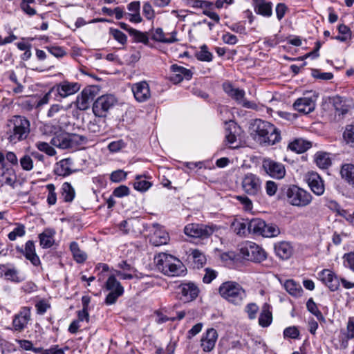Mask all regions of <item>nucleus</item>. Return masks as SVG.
<instances>
[{
    "instance_id": "48",
    "label": "nucleus",
    "mask_w": 354,
    "mask_h": 354,
    "mask_svg": "<svg viewBox=\"0 0 354 354\" xmlns=\"http://www.w3.org/2000/svg\"><path fill=\"white\" fill-rule=\"evenodd\" d=\"M343 136L348 144L354 145V121L346 126Z\"/></svg>"
},
{
    "instance_id": "35",
    "label": "nucleus",
    "mask_w": 354,
    "mask_h": 354,
    "mask_svg": "<svg viewBox=\"0 0 354 354\" xmlns=\"http://www.w3.org/2000/svg\"><path fill=\"white\" fill-rule=\"evenodd\" d=\"M333 105L335 109V113L340 115L346 114L351 109V106L346 103L341 97H336L333 99Z\"/></svg>"
},
{
    "instance_id": "45",
    "label": "nucleus",
    "mask_w": 354,
    "mask_h": 354,
    "mask_svg": "<svg viewBox=\"0 0 354 354\" xmlns=\"http://www.w3.org/2000/svg\"><path fill=\"white\" fill-rule=\"evenodd\" d=\"M151 185L150 182L142 179V176L139 175L136 177V182L133 184L134 188L140 192L147 191Z\"/></svg>"
},
{
    "instance_id": "57",
    "label": "nucleus",
    "mask_w": 354,
    "mask_h": 354,
    "mask_svg": "<svg viewBox=\"0 0 354 354\" xmlns=\"http://www.w3.org/2000/svg\"><path fill=\"white\" fill-rule=\"evenodd\" d=\"M127 173L122 169L113 171L110 176V180L114 183H119L126 179Z\"/></svg>"
},
{
    "instance_id": "28",
    "label": "nucleus",
    "mask_w": 354,
    "mask_h": 354,
    "mask_svg": "<svg viewBox=\"0 0 354 354\" xmlns=\"http://www.w3.org/2000/svg\"><path fill=\"white\" fill-rule=\"evenodd\" d=\"M176 34L177 32L176 31H173L170 34V37H166L162 29L161 28H157L152 34L151 39L158 42L171 44L178 41L176 37Z\"/></svg>"
},
{
    "instance_id": "4",
    "label": "nucleus",
    "mask_w": 354,
    "mask_h": 354,
    "mask_svg": "<svg viewBox=\"0 0 354 354\" xmlns=\"http://www.w3.org/2000/svg\"><path fill=\"white\" fill-rule=\"evenodd\" d=\"M220 295L228 302L234 305H240L246 297L245 290L235 281H225L219 288Z\"/></svg>"
},
{
    "instance_id": "26",
    "label": "nucleus",
    "mask_w": 354,
    "mask_h": 354,
    "mask_svg": "<svg viewBox=\"0 0 354 354\" xmlns=\"http://www.w3.org/2000/svg\"><path fill=\"white\" fill-rule=\"evenodd\" d=\"M256 12L263 17H269L272 14V3L266 0H252Z\"/></svg>"
},
{
    "instance_id": "16",
    "label": "nucleus",
    "mask_w": 354,
    "mask_h": 354,
    "mask_svg": "<svg viewBox=\"0 0 354 354\" xmlns=\"http://www.w3.org/2000/svg\"><path fill=\"white\" fill-rule=\"evenodd\" d=\"M81 86L77 82L63 81L53 86L52 91H55L57 95L60 97L65 98L78 92Z\"/></svg>"
},
{
    "instance_id": "20",
    "label": "nucleus",
    "mask_w": 354,
    "mask_h": 354,
    "mask_svg": "<svg viewBox=\"0 0 354 354\" xmlns=\"http://www.w3.org/2000/svg\"><path fill=\"white\" fill-rule=\"evenodd\" d=\"M321 280L326 284L330 291H337L340 286V277L335 274L333 271L325 269L320 274Z\"/></svg>"
},
{
    "instance_id": "3",
    "label": "nucleus",
    "mask_w": 354,
    "mask_h": 354,
    "mask_svg": "<svg viewBox=\"0 0 354 354\" xmlns=\"http://www.w3.org/2000/svg\"><path fill=\"white\" fill-rule=\"evenodd\" d=\"M154 262L158 270L167 276H180L185 271L184 265L178 259L167 253L155 256Z\"/></svg>"
},
{
    "instance_id": "43",
    "label": "nucleus",
    "mask_w": 354,
    "mask_h": 354,
    "mask_svg": "<svg viewBox=\"0 0 354 354\" xmlns=\"http://www.w3.org/2000/svg\"><path fill=\"white\" fill-rule=\"evenodd\" d=\"M196 57L202 62H211L213 58L212 53L208 50L207 46L204 44L200 47V50L196 52Z\"/></svg>"
},
{
    "instance_id": "19",
    "label": "nucleus",
    "mask_w": 354,
    "mask_h": 354,
    "mask_svg": "<svg viewBox=\"0 0 354 354\" xmlns=\"http://www.w3.org/2000/svg\"><path fill=\"white\" fill-rule=\"evenodd\" d=\"M135 99L139 102H143L151 97L149 86L146 81L135 83L131 87Z\"/></svg>"
},
{
    "instance_id": "63",
    "label": "nucleus",
    "mask_w": 354,
    "mask_h": 354,
    "mask_svg": "<svg viewBox=\"0 0 354 354\" xmlns=\"http://www.w3.org/2000/svg\"><path fill=\"white\" fill-rule=\"evenodd\" d=\"M258 310L259 307L254 303L248 304L245 307V311L250 319H254L256 317Z\"/></svg>"
},
{
    "instance_id": "13",
    "label": "nucleus",
    "mask_w": 354,
    "mask_h": 354,
    "mask_svg": "<svg viewBox=\"0 0 354 354\" xmlns=\"http://www.w3.org/2000/svg\"><path fill=\"white\" fill-rule=\"evenodd\" d=\"M200 292L198 287L194 283H181L178 287V297L183 303L195 300Z\"/></svg>"
},
{
    "instance_id": "29",
    "label": "nucleus",
    "mask_w": 354,
    "mask_h": 354,
    "mask_svg": "<svg viewBox=\"0 0 354 354\" xmlns=\"http://www.w3.org/2000/svg\"><path fill=\"white\" fill-rule=\"evenodd\" d=\"M50 144L56 147L66 149L71 148L69 133H60L56 134L50 140Z\"/></svg>"
},
{
    "instance_id": "10",
    "label": "nucleus",
    "mask_w": 354,
    "mask_h": 354,
    "mask_svg": "<svg viewBox=\"0 0 354 354\" xmlns=\"http://www.w3.org/2000/svg\"><path fill=\"white\" fill-rule=\"evenodd\" d=\"M113 95H104L97 98L93 104V112L97 118L106 117L107 112L116 103Z\"/></svg>"
},
{
    "instance_id": "50",
    "label": "nucleus",
    "mask_w": 354,
    "mask_h": 354,
    "mask_svg": "<svg viewBox=\"0 0 354 354\" xmlns=\"http://www.w3.org/2000/svg\"><path fill=\"white\" fill-rule=\"evenodd\" d=\"M45 48L57 58H62L66 55L65 50L58 46H46Z\"/></svg>"
},
{
    "instance_id": "7",
    "label": "nucleus",
    "mask_w": 354,
    "mask_h": 354,
    "mask_svg": "<svg viewBox=\"0 0 354 354\" xmlns=\"http://www.w3.org/2000/svg\"><path fill=\"white\" fill-rule=\"evenodd\" d=\"M240 254L244 259L257 263L264 261L267 257L265 250L252 242H247L242 245Z\"/></svg>"
},
{
    "instance_id": "53",
    "label": "nucleus",
    "mask_w": 354,
    "mask_h": 354,
    "mask_svg": "<svg viewBox=\"0 0 354 354\" xmlns=\"http://www.w3.org/2000/svg\"><path fill=\"white\" fill-rule=\"evenodd\" d=\"M25 226L22 224H17V227L10 232L8 236L10 241H15L17 236H23L25 234Z\"/></svg>"
},
{
    "instance_id": "61",
    "label": "nucleus",
    "mask_w": 354,
    "mask_h": 354,
    "mask_svg": "<svg viewBox=\"0 0 354 354\" xmlns=\"http://www.w3.org/2000/svg\"><path fill=\"white\" fill-rule=\"evenodd\" d=\"M142 12L145 17L149 20H151L155 17L154 10L149 2H145L144 3Z\"/></svg>"
},
{
    "instance_id": "52",
    "label": "nucleus",
    "mask_w": 354,
    "mask_h": 354,
    "mask_svg": "<svg viewBox=\"0 0 354 354\" xmlns=\"http://www.w3.org/2000/svg\"><path fill=\"white\" fill-rule=\"evenodd\" d=\"M87 140L86 138L84 136L77 135L75 133H69V141L71 148L75 147Z\"/></svg>"
},
{
    "instance_id": "22",
    "label": "nucleus",
    "mask_w": 354,
    "mask_h": 354,
    "mask_svg": "<svg viewBox=\"0 0 354 354\" xmlns=\"http://www.w3.org/2000/svg\"><path fill=\"white\" fill-rule=\"evenodd\" d=\"M218 339L216 330L213 328H209L201 337V346L204 352H210L215 347Z\"/></svg>"
},
{
    "instance_id": "8",
    "label": "nucleus",
    "mask_w": 354,
    "mask_h": 354,
    "mask_svg": "<svg viewBox=\"0 0 354 354\" xmlns=\"http://www.w3.org/2000/svg\"><path fill=\"white\" fill-rule=\"evenodd\" d=\"M317 94L313 91H306L301 97L298 98L293 104V107L299 113L308 114L315 109Z\"/></svg>"
},
{
    "instance_id": "6",
    "label": "nucleus",
    "mask_w": 354,
    "mask_h": 354,
    "mask_svg": "<svg viewBox=\"0 0 354 354\" xmlns=\"http://www.w3.org/2000/svg\"><path fill=\"white\" fill-rule=\"evenodd\" d=\"M218 229L219 227L214 224L190 223L185 227L184 232L189 236L204 239L209 238L215 232L218 231Z\"/></svg>"
},
{
    "instance_id": "58",
    "label": "nucleus",
    "mask_w": 354,
    "mask_h": 354,
    "mask_svg": "<svg viewBox=\"0 0 354 354\" xmlns=\"http://www.w3.org/2000/svg\"><path fill=\"white\" fill-rule=\"evenodd\" d=\"M299 330L296 326H289L283 330L284 337L297 339L299 338Z\"/></svg>"
},
{
    "instance_id": "14",
    "label": "nucleus",
    "mask_w": 354,
    "mask_h": 354,
    "mask_svg": "<svg viewBox=\"0 0 354 354\" xmlns=\"http://www.w3.org/2000/svg\"><path fill=\"white\" fill-rule=\"evenodd\" d=\"M97 94L96 88L88 86L84 88L81 93L77 95L75 105L77 109L85 111L90 106L91 102L94 100Z\"/></svg>"
},
{
    "instance_id": "31",
    "label": "nucleus",
    "mask_w": 354,
    "mask_h": 354,
    "mask_svg": "<svg viewBox=\"0 0 354 354\" xmlns=\"http://www.w3.org/2000/svg\"><path fill=\"white\" fill-rule=\"evenodd\" d=\"M272 321V314L270 310V306L265 303L262 307L261 313L259 317V324L262 327H268Z\"/></svg>"
},
{
    "instance_id": "11",
    "label": "nucleus",
    "mask_w": 354,
    "mask_h": 354,
    "mask_svg": "<svg viewBox=\"0 0 354 354\" xmlns=\"http://www.w3.org/2000/svg\"><path fill=\"white\" fill-rule=\"evenodd\" d=\"M241 185L244 192L250 196H257L261 192V179L252 173H248L244 176Z\"/></svg>"
},
{
    "instance_id": "1",
    "label": "nucleus",
    "mask_w": 354,
    "mask_h": 354,
    "mask_svg": "<svg viewBox=\"0 0 354 354\" xmlns=\"http://www.w3.org/2000/svg\"><path fill=\"white\" fill-rule=\"evenodd\" d=\"M279 198L298 207L308 206L313 200L310 192L295 185H285L281 187Z\"/></svg>"
},
{
    "instance_id": "27",
    "label": "nucleus",
    "mask_w": 354,
    "mask_h": 354,
    "mask_svg": "<svg viewBox=\"0 0 354 354\" xmlns=\"http://www.w3.org/2000/svg\"><path fill=\"white\" fill-rule=\"evenodd\" d=\"M274 250L278 257L282 259H288L292 254L293 249L290 243L281 241L274 245Z\"/></svg>"
},
{
    "instance_id": "30",
    "label": "nucleus",
    "mask_w": 354,
    "mask_h": 354,
    "mask_svg": "<svg viewBox=\"0 0 354 354\" xmlns=\"http://www.w3.org/2000/svg\"><path fill=\"white\" fill-rule=\"evenodd\" d=\"M248 223V220L235 219L231 224V228L237 235L245 236L247 233H249Z\"/></svg>"
},
{
    "instance_id": "24",
    "label": "nucleus",
    "mask_w": 354,
    "mask_h": 354,
    "mask_svg": "<svg viewBox=\"0 0 354 354\" xmlns=\"http://www.w3.org/2000/svg\"><path fill=\"white\" fill-rule=\"evenodd\" d=\"M34 266H37L40 264L39 257L35 252V244L32 241H28L25 245V250L17 248Z\"/></svg>"
},
{
    "instance_id": "18",
    "label": "nucleus",
    "mask_w": 354,
    "mask_h": 354,
    "mask_svg": "<svg viewBox=\"0 0 354 354\" xmlns=\"http://www.w3.org/2000/svg\"><path fill=\"white\" fill-rule=\"evenodd\" d=\"M153 233L150 235L149 242L154 246L166 245L169 241V234L158 223L153 224Z\"/></svg>"
},
{
    "instance_id": "36",
    "label": "nucleus",
    "mask_w": 354,
    "mask_h": 354,
    "mask_svg": "<svg viewBox=\"0 0 354 354\" xmlns=\"http://www.w3.org/2000/svg\"><path fill=\"white\" fill-rule=\"evenodd\" d=\"M54 234L55 231L51 230H46L39 236L40 245L45 248H50L54 243Z\"/></svg>"
},
{
    "instance_id": "9",
    "label": "nucleus",
    "mask_w": 354,
    "mask_h": 354,
    "mask_svg": "<svg viewBox=\"0 0 354 354\" xmlns=\"http://www.w3.org/2000/svg\"><path fill=\"white\" fill-rule=\"evenodd\" d=\"M105 288L109 291V293L107 295L104 300V303L106 305H112L115 304L118 299L121 297L124 292L123 286L113 275H111L108 278L105 283Z\"/></svg>"
},
{
    "instance_id": "15",
    "label": "nucleus",
    "mask_w": 354,
    "mask_h": 354,
    "mask_svg": "<svg viewBox=\"0 0 354 354\" xmlns=\"http://www.w3.org/2000/svg\"><path fill=\"white\" fill-rule=\"evenodd\" d=\"M262 167L267 174L272 178L281 179L286 174V169L283 164L276 162L270 158H264Z\"/></svg>"
},
{
    "instance_id": "5",
    "label": "nucleus",
    "mask_w": 354,
    "mask_h": 354,
    "mask_svg": "<svg viewBox=\"0 0 354 354\" xmlns=\"http://www.w3.org/2000/svg\"><path fill=\"white\" fill-rule=\"evenodd\" d=\"M249 234L261 235L265 237H276L280 234V229L276 224H267L259 218H254L249 221Z\"/></svg>"
},
{
    "instance_id": "54",
    "label": "nucleus",
    "mask_w": 354,
    "mask_h": 354,
    "mask_svg": "<svg viewBox=\"0 0 354 354\" xmlns=\"http://www.w3.org/2000/svg\"><path fill=\"white\" fill-rule=\"evenodd\" d=\"M20 165L25 171H30L33 168V161L30 156L26 154L20 158Z\"/></svg>"
},
{
    "instance_id": "34",
    "label": "nucleus",
    "mask_w": 354,
    "mask_h": 354,
    "mask_svg": "<svg viewBox=\"0 0 354 354\" xmlns=\"http://www.w3.org/2000/svg\"><path fill=\"white\" fill-rule=\"evenodd\" d=\"M225 124L227 125L226 127V140L229 144L234 145L236 142V136L235 133H236L238 127L236 124L231 120H230L229 122L225 121Z\"/></svg>"
},
{
    "instance_id": "56",
    "label": "nucleus",
    "mask_w": 354,
    "mask_h": 354,
    "mask_svg": "<svg viewBox=\"0 0 354 354\" xmlns=\"http://www.w3.org/2000/svg\"><path fill=\"white\" fill-rule=\"evenodd\" d=\"M4 276L7 280H10L14 282H20L21 279L18 276V271L12 268H8L4 272Z\"/></svg>"
},
{
    "instance_id": "47",
    "label": "nucleus",
    "mask_w": 354,
    "mask_h": 354,
    "mask_svg": "<svg viewBox=\"0 0 354 354\" xmlns=\"http://www.w3.org/2000/svg\"><path fill=\"white\" fill-rule=\"evenodd\" d=\"M35 146L38 150L44 152L50 156H53L56 154L55 149L46 142L39 141L35 143Z\"/></svg>"
},
{
    "instance_id": "42",
    "label": "nucleus",
    "mask_w": 354,
    "mask_h": 354,
    "mask_svg": "<svg viewBox=\"0 0 354 354\" xmlns=\"http://www.w3.org/2000/svg\"><path fill=\"white\" fill-rule=\"evenodd\" d=\"M105 124L104 120L95 119L88 124V129L90 132L96 134H103L104 128L102 127Z\"/></svg>"
},
{
    "instance_id": "38",
    "label": "nucleus",
    "mask_w": 354,
    "mask_h": 354,
    "mask_svg": "<svg viewBox=\"0 0 354 354\" xmlns=\"http://www.w3.org/2000/svg\"><path fill=\"white\" fill-rule=\"evenodd\" d=\"M189 252V257L193 260L197 268H200L205 264L206 257L199 250L193 249L190 250Z\"/></svg>"
},
{
    "instance_id": "49",
    "label": "nucleus",
    "mask_w": 354,
    "mask_h": 354,
    "mask_svg": "<svg viewBox=\"0 0 354 354\" xmlns=\"http://www.w3.org/2000/svg\"><path fill=\"white\" fill-rule=\"evenodd\" d=\"M281 138L280 131L279 129L276 127V131L274 133H271L270 134L269 138H266V142H263V145L262 146H271L274 145V144L280 142Z\"/></svg>"
},
{
    "instance_id": "41",
    "label": "nucleus",
    "mask_w": 354,
    "mask_h": 354,
    "mask_svg": "<svg viewBox=\"0 0 354 354\" xmlns=\"http://www.w3.org/2000/svg\"><path fill=\"white\" fill-rule=\"evenodd\" d=\"M75 190L69 183H64L62 187V196L65 202H71L75 197Z\"/></svg>"
},
{
    "instance_id": "59",
    "label": "nucleus",
    "mask_w": 354,
    "mask_h": 354,
    "mask_svg": "<svg viewBox=\"0 0 354 354\" xmlns=\"http://www.w3.org/2000/svg\"><path fill=\"white\" fill-rule=\"evenodd\" d=\"M126 144L122 140H118L117 141H113L108 145V149L113 153H115L124 148Z\"/></svg>"
},
{
    "instance_id": "33",
    "label": "nucleus",
    "mask_w": 354,
    "mask_h": 354,
    "mask_svg": "<svg viewBox=\"0 0 354 354\" xmlns=\"http://www.w3.org/2000/svg\"><path fill=\"white\" fill-rule=\"evenodd\" d=\"M311 142L306 141L302 139H296L290 142L288 148L292 151L301 153L311 147Z\"/></svg>"
},
{
    "instance_id": "12",
    "label": "nucleus",
    "mask_w": 354,
    "mask_h": 354,
    "mask_svg": "<svg viewBox=\"0 0 354 354\" xmlns=\"http://www.w3.org/2000/svg\"><path fill=\"white\" fill-rule=\"evenodd\" d=\"M256 135L254 139L261 145H263L266 138L276 131V127L271 123L261 120H256L253 124Z\"/></svg>"
},
{
    "instance_id": "23",
    "label": "nucleus",
    "mask_w": 354,
    "mask_h": 354,
    "mask_svg": "<svg viewBox=\"0 0 354 354\" xmlns=\"http://www.w3.org/2000/svg\"><path fill=\"white\" fill-rule=\"evenodd\" d=\"M171 71L173 74L170 76V80L175 84L180 83L183 79L189 80L193 75L190 70L177 64L171 65Z\"/></svg>"
},
{
    "instance_id": "32",
    "label": "nucleus",
    "mask_w": 354,
    "mask_h": 354,
    "mask_svg": "<svg viewBox=\"0 0 354 354\" xmlns=\"http://www.w3.org/2000/svg\"><path fill=\"white\" fill-rule=\"evenodd\" d=\"M342 178L354 187V165L348 163L342 166Z\"/></svg>"
},
{
    "instance_id": "25",
    "label": "nucleus",
    "mask_w": 354,
    "mask_h": 354,
    "mask_svg": "<svg viewBox=\"0 0 354 354\" xmlns=\"http://www.w3.org/2000/svg\"><path fill=\"white\" fill-rule=\"evenodd\" d=\"M72 163V160L70 158L61 160L56 163L54 169L55 174L63 177L69 176L73 172V170L71 169Z\"/></svg>"
},
{
    "instance_id": "64",
    "label": "nucleus",
    "mask_w": 354,
    "mask_h": 354,
    "mask_svg": "<svg viewBox=\"0 0 354 354\" xmlns=\"http://www.w3.org/2000/svg\"><path fill=\"white\" fill-rule=\"evenodd\" d=\"M346 266L354 272V251L346 253L343 256Z\"/></svg>"
},
{
    "instance_id": "2",
    "label": "nucleus",
    "mask_w": 354,
    "mask_h": 354,
    "mask_svg": "<svg viewBox=\"0 0 354 354\" xmlns=\"http://www.w3.org/2000/svg\"><path fill=\"white\" fill-rule=\"evenodd\" d=\"M7 127V138L15 144L26 140L30 131L29 120L21 115H15L10 119Z\"/></svg>"
},
{
    "instance_id": "44",
    "label": "nucleus",
    "mask_w": 354,
    "mask_h": 354,
    "mask_svg": "<svg viewBox=\"0 0 354 354\" xmlns=\"http://www.w3.org/2000/svg\"><path fill=\"white\" fill-rule=\"evenodd\" d=\"M130 35L133 37L136 42L142 43L144 44H148L149 43L147 32H142L136 29H131Z\"/></svg>"
},
{
    "instance_id": "62",
    "label": "nucleus",
    "mask_w": 354,
    "mask_h": 354,
    "mask_svg": "<svg viewBox=\"0 0 354 354\" xmlns=\"http://www.w3.org/2000/svg\"><path fill=\"white\" fill-rule=\"evenodd\" d=\"M129 194L130 190L126 185H120L116 187L113 192V196L118 198L128 196Z\"/></svg>"
},
{
    "instance_id": "39",
    "label": "nucleus",
    "mask_w": 354,
    "mask_h": 354,
    "mask_svg": "<svg viewBox=\"0 0 354 354\" xmlns=\"http://www.w3.org/2000/svg\"><path fill=\"white\" fill-rule=\"evenodd\" d=\"M70 250L73 254V259L77 263H81L86 261V254L80 250L77 243L72 242L70 244Z\"/></svg>"
},
{
    "instance_id": "55",
    "label": "nucleus",
    "mask_w": 354,
    "mask_h": 354,
    "mask_svg": "<svg viewBox=\"0 0 354 354\" xmlns=\"http://www.w3.org/2000/svg\"><path fill=\"white\" fill-rule=\"evenodd\" d=\"M46 188L48 191L47 202H48V205H55L57 201V194L55 193V187L53 184H48L46 185Z\"/></svg>"
},
{
    "instance_id": "46",
    "label": "nucleus",
    "mask_w": 354,
    "mask_h": 354,
    "mask_svg": "<svg viewBox=\"0 0 354 354\" xmlns=\"http://www.w3.org/2000/svg\"><path fill=\"white\" fill-rule=\"evenodd\" d=\"M306 307L308 311L313 314L319 320H324V317L318 309L317 304L312 298L309 299L306 303Z\"/></svg>"
},
{
    "instance_id": "51",
    "label": "nucleus",
    "mask_w": 354,
    "mask_h": 354,
    "mask_svg": "<svg viewBox=\"0 0 354 354\" xmlns=\"http://www.w3.org/2000/svg\"><path fill=\"white\" fill-rule=\"evenodd\" d=\"M109 32L113 36V37L120 44L124 45L127 43V37L126 35L122 31L115 28H111L109 29Z\"/></svg>"
},
{
    "instance_id": "21",
    "label": "nucleus",
    "mask_w": 354,
    "mask_h": 354,
    "mask_svg": "<svg viewBox=\"0 0 354 354\" xmlns=\"http://www.w3.org/2000/svg\"><path fill=\"white\" fill-rule=\"evenodd\" d=\"M306 178L311 191L317 196H322L324 193L325 187L324 180L320 176L315 172H309Z\"/></svg>"
},
{
    "instance_id": "17",
    "label": "nucleus",
    "mask_w": 354,
    "mask_h": 354,
    "mask_svg": "<svg viewBox=\"0 0 354 354\" xmlns=\"http://www.w3.org/2000/svg\"><path fill=\"white\" fill-rule=\"evenodd\" d=\"M30 308H21L20 311L14 316L12 320L14 330L18 332L24 330L30 320Z\"/></svg>"
},
{
    "instance_id": "60",
    "label": "nucleus",
    "mask_w": 354,
    "mask_h": 354,
    "mask_svg": "<svg viewBox=\"0 0 354 354\" xmlns=\"http://www.w3.org/2000/svg\"><path fill=\"white\" fill-rule=\"evenodd\" d=\"M326 206L332 211L338 213L341 216H344L346 214V210L342 209L341 206L335 201H328L326 203Z\"/></svg>"
},
{
    "instance_id": "37",
    "label": "nucleus",
    "mask_w": 354,
    "mask_h": 354,
    "mask_svg": "<svg viewBox=\"0 0 354 354\" xmlns=\"http://www.w3.org/2000/svg\"><path fill=\"white\" fill-rule=\"evenodd\" d=\"M286 290L294 297H300L303 292L301 286L292 279L286 280L284 283Z\"/></svg>"
},
{
    "instance_id": "40",
    "label": "nucleus",
    "mask_w": 354,
    "mask_h": 354,
    "mask_svg": "<svg viewBox=\"0 0 354 354\" xmlns=\"http://www.w3.org/2000/svg\"><path fill=\"white\" fill-rule=\"evenodd\" d=\"M315 160L317 165L322 169H326L331 164V160L329 158V154L326 152H317L315 154Z\"/></svg>"
}]
</instances>
